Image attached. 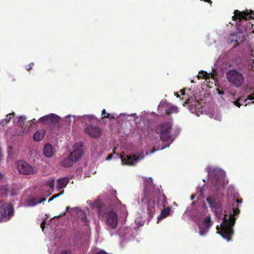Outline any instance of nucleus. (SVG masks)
<instances>
[{"mask_svg":"<svg viewBox=\"0 0 254 254\" xmlns=\"http://www.w3.org/2000/svg\"><path fill=\"white\" fill-rule=\"evenodd\" d=\"M209 76V74H208L207 72H205L204 71L201 70L200 71L197 75V77L198 79H206L208 78Z\"/></svg>","mask_w":254,"mask_h":254,"instance_id":"nucleus-23","label":"nucleus"},{"mask_svg":"<svg viewBox=\"0 0 254 254\" xmlns=\"http://www.w3.org/2000/svg\"><path fill=\"white\" fill-rule=\"evenodd\" d=\"M246 40V37L243 33L241 32H237L236 33L230 34L229 40L231 42H235L236 43V46L239 45L242 43Z\"/></svg>","mask_w":254,"mask_h":254,"instance_id":"nucleus-14","label":"nucleus"},{"mask_svg":"<svg viewBox=\"0 0 254 254\" xmlns=\"http://www.w3.org/2000/svg\"><path fill=\"white\" fill-rule=\"evenodd\" d=\"M203 0L205 2H207L208 3H211V0Z\"/></svg>","mask_w":254,"mask_h":254,"instance_id":"nucleus-46","label":"nucleus"},{"mask_svg":"<svg viewBox=\"0 0 254 254\" xmlns=\"http://www.w3.org/2000/svg\"><path fill=\"white\" fill-rule=\"evenodd\" d=\"M108 113H106V110L105 109H103L102 110V116H106V114H107Z\"/></svg>","mask_w":254,"mask_h":254,"instance_id":"nucleus-43","label":"nucleus"},{"mask_svg":"<svg viewBox=\"0 0 254 254\" xmlns=\"http://www.w3.org/2000/svg\"><path fill=\"white\" fill-rule=\"evenodd\" d=\"M185 104H189V109L192 113L199 116V113L202 111V105L198 100L194 99L193 97H189L187 95Z\"/></svg>","mask_w":254,"mask_h":254,"instance_id":"nucleus-5","label":"nucleus"},{"mask_svg":"<svg viewBox=\"0 0 254 254\" xmlns=\"http://www.w3.org/2000/svg\"><path fill=\"white\" fill-rule=\"evenodd\" d=\"M60 121V117L58 115L54 114H49L41 117L38 122L43 124L55 126L58 125Z\"/></svg>","mask_w":254,"mask_h":254,"instance_id":"nucleus-7","label":"nucleus"},{"mask_svg":"<svg viewBox=\"0 0 254 254\" xmlns=\"http://www.w3.org/2000/svg\"><path fill=\"white\" fill-rule=\"evenodd\" d=\"M13 213V209L10 205L0 201V220L10 216Z\"/></svg>","mask_w":254,"mask_h":254,"instance_id":"nucleus-9","label":"nucleus"},{"mask_svg":"<svg viewBox=\"0 0 254 254\" xmlns=\"http://www.w3.org/2000/svg\"><path fill=\"white\" fill-rule=\"evenodd\" d=\"M206 201L208 203L211 209L214 210L216 214H217V212L222 213V208L221 207V204L220 202L217 201L215 198L208 196L206 197Z\"/></svg>","mask_w":254,"mask_h":254,"instance_id":"nucleus-12","label":"nucleus"},{"mask_svg":"<svg viewBox=\"0 0 254 254\" xmlns=\"http://www.w3.org/2000/svg\"><path fill=\"white\" fill-rule=\"evenodd\" d=\"M252 104H254V101H253V102H252Z\"/></svg>","mask_w":254,"mask_h":254,"instance_id":"nucleus-54","label":"nucleus"},{"mask_svg":"<svg viewBox=\"0 0 254 254\" xmlns=\"http://www.w3.org/2000/svg\"><path fill=\"white\" fill-rule=\"evenodd\" d=\"M12 147L11 146H9L7 149V152H8V156L9 158L12 157Z\"/></svg>","mask_w":254,"mask_h":254,"instance_id":"nucleus-33","label":"nucleus"},{"mask_svg":"<svg viewBox=\"0 0 254 254\" xmlns=\"http://www.w3.org/2000/svg\"><path fill=\"white\" fill-rule=\"evenodd\" d=\"M203 224H205L206 227L209 228L212 225V222L211 221L210 215L205 218L203 220Z\"/></svg>","mask_w":254,"mask_h":254,"instance_id":"nucleus-22","label":"nucleus"},{"mask_svg":"<svg viewBox=\"0 0 254 254\" xmlns=\"http://www.w3.org/2000/svg\"><path fill=\"white\" fill-rule=\"evenodd\" d=\"M186 91H187V92H190V88L188 89H187L186 88L182 89L180 91L181 94L182 95L185 96L186 95Z\"/></svg>","mask_w":254,"mask_h":254,"instance_id":"nucleus-35","label":"nucleus"},{"mask_svg":"<svg viewBox=\"0 0 254 254\" xmlns=\"http://www.w3.org/2000/svg\"><path fill=\"white\" fill-rule=\"evenodd\" d=\"M85 132L92 138L99 137L102 134L101 128L98 126H86Z\"/></svg>","mask_w":254,"mask_h":254,"instance_id":"nucleus-11","label":"nucleus"},{"mask_svg":"<svg viewBox=\"0 0 254 254\" xmlns=\"http://www.w3.org/2000/svg\"><path fill=\"white\" fill-rule=\"evenodd\" d=\"M41 201H39L35 198H32L28 200V205L29 206H34L37 204L40 203Z\"/></svg>","mask_w":254,"mask_h":254,"instance_id":"nucleus-25","label":"nucleus"},{"mask_svg":"<svg viewBox=\"0 0 254 254\" xmlns=\"http://www.w3.org/2000/svg\"><path fill=\"white\" fill-rule=\"evenodd\" d=\"M82 146L83 144L81 142L74 144L73 151L70 153L69 156L61 162V166L64 167H70L74 163L77 162L83 155Z\"/></svg>","mask_w":254,"mask_h":254,"instance_id":"nucleus-2","label":"nucleus"},{"mask_svg":"<svg viewBox=\"0 0 254 254\" xmlns=\"http://www.w3.org/2000/svg\"><path fill=\"white\" fill-rule=\"evenodd\" d=\"M147 205L149 218H152L155 210V201L151 200H148Z\"/></svg>","mask_w":254,"mask_h":254,"instance_id":"nucleus-16","label":"nucleus"},{"mask_svg":"<svg viewBox=\"0 0 254 254\" xmlns=\"http://www.w3.org/2000/svg\"><path fill=\"white\" fill-rule=\"evenodd\" d=\"M175 95H176L177 97H179V94H178V93H177L175 94Z\"/></svg>","mask_w":254,"mask_h":254,"instance_id":"nucleus-50","label":"nucleus"},{"mask_svg":"<svg viewBox=\"0 0 254 254\" xmlns=\"http://www.w3.org/2000/svg\"><path fill=\"white\" fill-rule=\"evenodd\" d=\"M16 164L18 172L22 174L30 175L36 173L33 167L25 161H18Z\"/></svg>","mask_w":254,"mask_h":254,"instance_id":"nucleus-6","label":"nucleus"},{"mask_svg":"<svg viewBox=\"0 0 254 254\" xmlns=\"http://www.w3.org/2000/svg\"><path fill=\"white\" fill-rule=\"evenodd\" d=\"M46 221H43L41 224V228H42V231H44V229L45 228Z\"/></svg>","mask_w":254,"mask_h":254,"instance_id":"nucleus-40","label":"nucleus"},{"mask_svg":"<svg viewBox=\"0 0 254 254\" xmlns=\"http://www.w3.org/2000/svg\"><path fill=\"white\" fill-rule=\"evenodd\" d=\"M178 108L176 107H171L166 111V113L167 115L170 116L173 113H176L178 112Z\"/></svg>","mask_w":254,"mask_h":254,"instance_id":"nucleus-21","label":"nucleus"},{"mask_svg":"<svg viewBox=\"0 0 254 254\" xmlns=\"http://www.w3.org/2000/svg\"><path fill=\"white\" fill-rule=\"evenodd\" d=\"M54 199V198L53 197V196H52V197L50 198L49 199V202H50L51 201H52L53 199Z\"/></svg>","mask_w":254,"mask_h":254,"instance_id":"nucleus-48","label":"nucleus"},{"mask_svg":"<svg viewBox=\"0 0 254 254\" xmlns=\"http://www.w3.org/2000/svg\"><path fill=\"white\" fill-rule=\"evenodd\" d=\"M112 157V155L111 154H110V155L107 157V158H106V160H109L110 159H111Z\"/></svg>","mask_w":254,"mask_h":254,"instance_id":"nucleus-45","label":"nucleus"},{"mask_svg":"<svg viewBox=\"0 0 254 254\" xmlns=\"http://www.w3.org/2000/svg\"><path fill=\"white\" fill-rule=\"evenodd\" d=\"M139 158L135 155L131 156H125L122 158V162L123 165L133 166L139 160Z\"/></svg>","mask_w":254,"mask_h":254,"instance_id":"nucleus-15","label":"nucleus"},{"mask_svg":"<svg viewBox=\"0 0 254 254\" xmlns=\"http://www.w3.org/2000/svg\"><path fill=\"white\" fill-rule=\"evenodd\" d=\"M106 224L108 227L114 230L116 228L118 224V216L116 212L111 211L106 215Z\"/></svg>","mask_w":254,"mask_h":254,"instance_id":"nucleus-8","label":"nucleus"},{"mask_svg":"<svg viewBox=\"0 0 254 254\" xmlns=\"http://www.w3.org/2000/svg\"><path fill=\"white\" fill-rule=\"evenodd\" d=\"M170 144H171V143H168V144L166 145L165 146H164L163 147H162V149H163L165 148L166 147L169 146V145Z\"/></svg>","mask_w":254,"mask_h":254,"instance_id":"nucleus-47","label":"nucleus"},{"mask_svg":"<svg viewBox=\"0 0 254 254\" xmlns=\"http://www.w3.org/2000/svg\"><path fill=\"white\" fill-rule=\"evenodd\" d=\"M161 198L162 199L161 204L163 207H165L167 204V197L165 195L162 194L159 199L161 200Z\"/></svg>","mask_w":254,"mask_h":254,"instance_id":"nucleus-28","label":"nucleus"},{"mask_svg":"<svg viewBox=\"0 0 254 254\" xmlns=\"http://www.w3.org/2000/svg\"><path fill=\"white\" fill-rule=\"evenodd\" d=\"M117 202H119V203H121V201H119L118 199H117Z\"/></svg>","mask_w":254,"mask_h":254,"instance_id":"nucleus-52","label":"nucleus"},{"mask_svg":"<svg viewBox=\"0 0 254 254\" xmlns=\"http://www.w3.org/2000/svg\"><path fill=\"white\" fill-rule=\"evenodd\" d=\"M24 127H22L23 128V132H27L30 129L31 127L32 126V124L28 122L26 124V125H24Z\"/></svg>","mask_w":254,"mask_h":254,"instance_id":"nucleus-26","label":"nucleus"},{"mask_svg":"<svg viewBox=\"0 0 254 254\" xmlns=\"http://www.w3.org/2000/svg\"><path fill=\"white\" fill-rule=\"evenodd\" d=\"M2 177H3V175L1 173H0V180L2 179Z\"/></svg>","mask_w":254,"mask_h":254,"instance_id":"nucleus-49","label":"nucleus"},{"mask_svg":"<svg viewBox=\"0 0 254 254\" xmlns=\"http://www.w3.org/2000/svg\"><path fill=\"white\" fill-rule=\"evenodd\" d=\"M236 204H233V213H230L229 219L227 218V214L226 211H224V217L223 221L220 225V227L217 226L216 229L223 238L226 239L228 242L231 240V237L234 234L233 227L235 224L236 218L235 216L240 213V210L238 208V204L241 203L242 199H237L236 201Z\"/></svg>","mask_w":254,"mask_h":254,"instance_id":"nucleus-1","label":"nucleus"},{"mask_svg":"<svg viewBox=\"0 0 254 254\" xmlns=\"http://www.w3.org/2000/svg\"><path fill=\"white\" fill-rule=\"evenodd\" d=\"M171 212V208L166 207L161 211L160 214V217L165 218Z\"/></svg>","mask_w":254,"mask_h":254,"instance_id":"nucleus-20","label":"nucleus"},{"mask_svg":"<svg viewBox=\"0 0 254 254\" xmlns=\"http://www.w3.org/2000/svg\"><path fill=\"white\" fill-rule=\"evenodd\" d=\"M64 192V190H62L61 192L59 193L58 194H55V195H53V196L54 198H57L58 196L62 195Z\"/></svg>","mask_w":254,"mask_h":254,"instance_id":"nucleus-39","label":"nucleus"},{"mask_svg":"<svg viewBox=\"0 0 254 254\" xmlns=\"http://www.w3.org/2000/svg\"><path fill=\"white\" fill-rule=\"evenodd\" d=\"M212 183L214 185L217 190H220L223 188L224 178L221 174L215 173L213 179L212 180Z\"/></svg>","mask_w":254,"mask_h":254,"instance_id":"nucleus-13","label":"nucleus"},{"mask_svg":"<svg viewBox=\"0 0 254 254\" xmlns=\"http://www.w3.org/2000/svg\"><path fill=\"white\" fill-rule=\"evenodd\" d=\"M154 151H155V150H152L151 152H152V153H153V152H154Z\"/></svg>","mask_w":254,"mask_h":254,"instance_id":"nucleus-53","label":"nucleus"},{"mask_svg":"<svg viewBox=\"0 0 254 254\" xmlns=\"http://www.w3.org/2000/svg\"><path fill=\"white\" fill-rule=\"evenodd\" d=\"M172 125L169 121H165L161 123L155 127V132L160 134L161 140L163 142L172 141L171 134Z\"/></svg>","mask_w":254,"mask_h":254,"instance_id":"nucleus-3","label":"nucleus"},{"mask_svg":"<svg viewBox=\"0 0 254 254\" xmlns=\"http://www.w3.org/2000/svg\"><path fill=\"white\" fill-rule=\"evenodd\" d=\"M209 227H206L205 228H203L202 227H199V233L200 236H203L205 234L208 232Z\"/></svg>","mask_w":254,"mask_h":254,"instance_id":"nucleus-24","label":"nucleus"},{"mask_svg":"<svg viewBox=\"0 0 254 254\" xmlns=\"http://www.w3.org/2000/svg\"><path fill=\"white\" fill-rule=\"evenodd\" d=\"M25 121V118L23 116H21L18 119L17 123L19 124V127H23L24 125V122Z\"/></svg>","mask_w":254,"mask_h":254,"instance_id":"nucleus-27","label":"nucleus"},{"mask_svg":"<svg viewBox=\"0 0 254 254\" xmlns=\"http://www.w3.org/2000/svg\"><path fill=\"white\" fill-rule=\"evenodd\" d=\"M69 252L67 251H64L62 252L61 254H68Z\"/></svg>","mask_w":254,"mask_h":254,"instance_id":"nucleus-44","label":"nucleus"},{"mask_svg":"<svg viewBox=\"0 0 254 254\" xmlns=\"http://www.w3.org/2000/svg\"><path fill=\"white\" fill-rule=\"evenodd\" d=\"M46 200V198H43V200H42V201H45Z\"/></svg>","mask_w":254,"mask_h":254,"instance_id":"nucleus-51","label":"nucleus"},{"mask_svg":"<svg viewBox=\"0 0 254 254\" xmlns=\"http://www.w3.org/2000/svg\"><path fill=\"white\" fill-rule=\"evenodd\" d=\"M48 185L49 186L50 188L51 189H53L54 188V181H52L48 183Z\"/></svg>","mask_w":254,"mask_h":254,"instance_id":"nucleus-38","label":"nucleus"},{"mask_svg":"<svg viewBox=\"0 0 254 254\" xmlns=\"http://www.w3.org/2000/svg\"><path fill=\"white\" fill-rule=\"evenodd\" d=\"M45 135V131L43 129H39L34 134V139L35 141H39L41 140Z\"/></svg>","mask_w":254,"mask_h":254,"instance_id":"nucleus-19","label":"nucleus"},{"mask_svg":"<svg viewBox=\"0 0 254 254\" xmlns=\"http://www.w3.org/2000/svg\"><path fill=\"white\" fill-rule=\"evenodd\" d=\"M80 213H82V216L80 217V220L81 222H84L85 225H87V220L86 216V214L83 213V212H81Z\"/></svg>","mask_w":254,"mask_h":254,"instance_id":"nucleus-29","label":"nucleus"},{"mask_svg":"<svg viewBox=\"0 0 254 254\" xmlns=\"http://www.w3.org/2000/svg\"><path fill=\"white\" fill-rule=\"evenodd\" d=\"M234 13L235 15L233 17L234 20H241L242 19L247 20L253 18L252 14L254 15V11L252 10L248 12L247 11H240L237 10L235 11Z\"/></svg>","mask_w":254,"mask_h":254,"instance_id":"nucleus-10","label":"nucleus"},{"mask_svg":"<svg viewBox=\"0 0 254 254\" xmlns=\"http://www.w3.org/2000/svg\"><path fill=\"white\" fill-rule=\"evenodd\" d=\"M70 209V207L69 206H67L66 207V210H65V211L63 212V213L61 214L60 215H59V217H62V216H64L66 214V212H67L68 211V210H69Z\"/></svg>","mask_w":254,"mask_h":254,"instance_id":"nucleus-37","label":"nucleus"},{"mask_svg":"<svg viewBox=\"0 0 254 254\" xmlns=\"http://www.w3.org/2000/svg\"><path fill=\"white\" fill-rule=\"evenodd\" d=\"M97 254H108L107 253H106L105 251H99Z\"/></svg>","mask_w":254,"mask_h":254,"instance_id":"nucleus-41","label":"nucleus"},{"mask_svg":"<svg viewBox=\"0 0 254 254\" xmlns=\"http://www.w3.org/2000/svg\"><path fill=\"white\" fill-rule=\"evenodd\" d=\"M34 63H30L29 64H28L26 66V70H27L28 71L30 70L31 69H32L33 66H34Z\"/></svg>","mask_w":254,"mask_h":254,"instance_id":"nucleus-34","label":"nucleus"},{"mask_svg":"<svg viewBox=\"0 0 254 254\" xmlns=\"http://www.w3.org/2000/svg\"><path fill=\"white\" fill-rule=\"evenodd\" d=\"M102 118L103 119L108 118L109 119H114L115 117L114 116H113L112 115H111V114L108 113L106 114V115L103 116Z\"/></svg>","mask_w":254,"mask_h":254,"instance_id":"nucleus-36","label":"nucleus"},{"mask_svg":"<svg viewBox=\"0 0 254 254\" xmlns=\"http://www.w3.org/2000/svg\"><path fill=\"white\" fill-rule=\"evenodd\" d=\"M43 154L46 157L49 158L51 157L53 155V147L50 144H46L43 150Z\"/></svg>","mask_w":254,"mask_h":254,"instance_id":"nucleus-17","label":"nucleus"},{"mask_svg":"<svg viewBox=\"0 0 254 254\" xmlns=\"http://www.w3.org/2000/svg\"><path fill=\"white\" fill-rule=\"evenodd\" d=\"M254 99V92L253 93V94L252 95H250L248 96V97L247 99H245L244 100V103H245V106H246L247 105V100H253Z\"/></svg>","mask_w":254,"mask_h":254,"instance_id":"nucleus-31","label":"nucleus"},{"mask_svg":"<svg viewBox=\"0 0 254 254\" xmlns=\"http://www.w3.org/2000/svg\"><path fill=\"white\" fill-rule=\"evenodd\" d=\"M68 183V179L66 177L62 178L58 180L57 188L59 190H61L66 187Z\"/></svg>","mask_w":254,"mask_h":254,"instance_id":"nucleus-18","label":"nucleus"},{"mask_svg":"<svg viewBox=\"0 0 254 254\" xmlns=\"http://www.w3.org/2000/svg\"><path fill=\"white\" fill-rule=\"evenodd\" d=\"M227 77L228 81L236 87L241 86L244 81L243 75L235 69L230 70L227 73Z\"/></svg>","mask_w":254,"mask_h":254,"instance_id":"nucleus-4","label":"nucleus"},{"mask_svg":"<svg viewBox=\"0 0 254 254\" xmlns=\"http://www.w3.org/2000/svg\"><path fill=\"white\" fill-rule=\"evenodd\" d=\"M242 100L241 98H238L237 100L234 102V104L238 108H240L241 104L240 103V100Z\"/></svg>","mask_w":254,"mask_h":254,"instance_id":"nucleus-32","label":"nucleus"},{"mask_svg":"<svg viewBox=\"0 0 254 254\" xmlns=\"http://www.w3.org/2000/svg\"><path fill=\"white\" fill-rule=\"evenodd\" d=\"M14 113L10 114L7 115V116H6V118H5L4 121H5L6 123L9 122L10 121V119H11V118L13 117L14 116Z\"/></svg>","mask_w":254,"mask_h":254,"instance_id":"nucleus-30","label":"nucleus"},{"mask_svg":"<svg viewBox=\"0 0 254 254\" xmlns=\"http://www.w3.org/2000/svg\"><path fill=\"white\" fill-rule=\"evenodd\" d=\"M28 122L31 123L32 125L34 123H36V122H38V121H36L35 119H33V120H30V121Z\"/></svg>","mask_w":254,"mask_h":254,"instance_id":"nucleus-42","label":"nucleus"}]
</instances>
